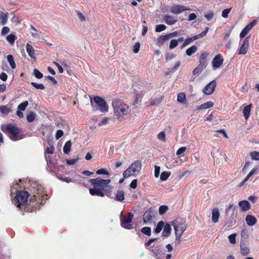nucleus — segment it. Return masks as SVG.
Here are the masks:
<instances>
[{"mask_svg":"<svg viewBox=\"0 0 259 259\" xmlns=\"http://www.w3.org/2000/svg\"><path fill=\"white\" fill-rule=\"evenodd\" d=\"M93 185V188L89 189V192L92 196H98L103 197L105 196V188L111 182L110 179L104 180L100 178L91 179L89 181Z\"/></svg>","mask_w":259,"mask_h":259,"instance_id":"f257e3e1","label":"nucleus"},{"mask_svg":"<svg viewBox=\"0 0 259 259\" xmlns=\"http://www.w3.org/2000/svg\"><path fill=\"white\" fill-rule=\"evenodd\" d=\"M1 130L5 134H8L9 138L13 141H17L24 138L20 129L13 124H2Z\"/></svg>","mask_w":259,"mask_h":259,"instance_id":"f03ea898","label":"nucleus"},{"mask_svg":"<svg viewBox=\"0 0 259 259\" xmlns=\"http://www.w3.org/2000/svg\"><path fill=\"white\" fill-rule=\"evenodd\" d=\"M171 224L174 228L176 242L179 244L180 243L181 237L187 228L186 221L184 219L180 218L171 221Z\"/></svg>","mask_w":259,"mask_h":259,"instance_id":"7ed1b4c3","label":"nucleus"},{"mask_svg":"<svg viewBox=\"0 0 259 259\" xmlns=\"http://www.w3.org/2000/svg\"><path fill=\"white\" fill-rule=\"evenodd\" d=\"M112 106L114 114L118 118L128 114L130 112L128 106L121 100H113L112 101Z\"/></svg>","mask_w":259,"mask_h":259,"instance_id":"20e7f679","label":"nucleus"},{"mask_svg":"<svg viewBox=\"0 0 259 259\" xmlns=\"http://www.w3.org/2000/svg\"><path fill=\"white\" fill-rule=\"evenodd\" d=\"M91 105L94 111L99 110L102 112H106L108 110V107L106 101L101 97L96 96L93 99H90Z\"/></svg>","mask_w":259,"mask_h":259,"instance_id":"39448f33","label":"nucleus"},{"mask_svg":"<svg viewBox=\"0 0 259 259\" xmlns=\"http://www.w3.org/2000/svg\"><path fill=\"white\" fill-rule=\"evenodd\" d=\"M142 168L141 161L137 160L133 162L131 165L123 172V177L127 178L131 176H135L138 175Z\"/></svg>","mask_w":259,"mask_h":259,"instance_id":"423d86ee","label":"nucleus"},{"mask_svg":"<svg viewBox=\"0 0 259 259\" xmlns=\"http://www.w3.org/2000/svg\"><path fill=\"white\" fill-rule=\"evenodd\" d=\"M28 196L29 194L26 191H17L16 196L12 202L17 207H20L21 205L27 203Z\"/></svg>","mask_w":259,"mask_h":259,"instance_id":"0eeeda50","label":"nucleus"},{"mask_svg":"<svg viewBox=\"0 0 259 259\" xmlns=\"http://www.w3.org/2000/svg\"><path fill=\"white\" fill-rule=\"evenodd\" d=\"M134 215L132 212H129L128 216L124 219L121 220L120 225L121 226L125 229L130 230L132 228V225L131 224L132 220L133 219Z\"/></svg>","mask_w":259,"mask_h":259,"instance_id":"6e6552de","label":"nucleus"},{"mask_svg":"<svg viewBox=\"0 0 259 259\" xmlns=\"http://www.w3.org/2000/svg\"><path fill=\"white\" fill-rule=\"evenodd\" d=\"M156 212L152 208L148 209L143 214V222L145 224L151 223L153 218L155 217Z\"/></svg>","mask_w":259,"mask_h":259,"instance_id":"1a4fd4ad","label":"nucleus"},{"mask_svg":"<svg viewBox=\"0 0 259 259\" xmlns=\"http://www.w3.org/2000/svg\"><path fill=\"white\" fill-rule=\"evenodd\" d=\"M189 8L186 7L182 5H176L171 7L170 11L174 14H180L185 11H190Z\"/></svg>","mask_w":259,"mask_h":259,"instance_id":"9d476101","label":"nucleus"},{"mask_svg":"<svg viewBox=\"0 0 259 259\" xmlns=\"http://www.w3.org/2000/svg\"><path fill=\"white\" fill-rule=\"evenodd\" d=\"M217 85V82L215 80L210 81L203 89V92L205 94L211 95L213 93Z\"/></svg>","mask_w":259,"mask_h":259,"instance_id":"9b49d317","label":"nucleus"},{"mask_svg":"<svg viewBox=\"0 0 259 259\" xmlns=\"http://www.w3.org/2000/svg\"><path fill=\"white\" fill-rule=\"evenodd\" d=\"M224 61L222 56L218 54L213 59L212 64L213 68H219L223 64Z\"/></svg>","mask_w":259,"mask_h":259,"instance_id":"f8f14e48","label":"nucleus"},{"mask_svg":"<svg viewBox=\"0 0 259 259\" xmlns=\"http://www.w3.org/2000/svg\"><path fill=\"white\" fill-rule=\"evenodd\" d=\"M249 47V37H247L244 40L239 51L238 52V54H245L247 52Z\"/></svg>","mask_w":259,"mask_h":259,"instance_id":"ddd939ff","label":"nucleus"},{"mask_svg":"<svg viewBox=\"0 0 259 259\" xmlns=\"http://www.w3.org/2000/svg\"><path fill=\"white\" fill-rule=\"evenodd\" d=\"M164 22L169 25H171L176 23L178 20L175 17L169 15H164L163 17Z\"/></svg>","mask_w":259,"mask_h":259,"instance_id":"4468645a","label":"nucleus"},{"mask_svg":"<svg viewBox=\"0 0 259 259\" xmlns=\"http://www.w3.org/2000/svg\"><path fill=\"white\" fill-rule=\"evenodd\" d=\"M125 199L124 192L122 190H118L115 194L114 199L117 201L122 202Z\"/></svg>","mask_w":259,"mask_h":259,"instance_id":"2eb2a0df","label":"nucleus"},{"mask_svg":"<svg viewBox=\"0 0 259 259\" xmlns=\"http://www.w3.org/2000/svg\"><path fill=\"white\" fill-rule=\"evenodd\" d=\"M238 205L242 211H246L250 208V204L247 200L240 201Z\"/></svg>","mask_w":259,"mask_h":259,"instance_id":"dca6fc26","label":"nucleus"},{"mask_svg":"<svg viewBox=\"0 0 259 259\" xmlns=\"http://www.w3.org/2000/svg\"><path fill=\"white\" fill-rule=\"evenodd\" d=\"M8 20V13L4 12L2 11L0 12V25H6Z\"/></svg>","mask_w":259,"mask_h":259,"instance_id":"f3484780","label":"nucleus"},{"mask_svg":"<svg viewBox=\"0 0 259 259\" xmlns=\"http://www.w3.org/2000/svg\"><path fill=\"white\" fill-rule=\"evenodd\" d=\"M26 49L27 53L30 57H31L33 59H36V56L35 55V50L33 47L29 44H27L26 45Z\"/></svg>","mask_w":259,"mask_h":259,"instance_id":"a211bd4d","label":"nucleus"},{"mask_svg":"<svg viewBox=\"0 0 259 259\" xmlns=\"http://www.w3.org/2000/svg\"><path fill=\"white\" fill-rule=\"evenodd\" d=\"M219 209L217 208H214L212 211V221L214 223L218 222L220 218Z\"/></svg>","mask_w":259,"mask_h":259,"instance_id":"6ab92c4d","label":"nucleus"},{"mask_svg":"<svg viewBox=\"0 0 259 259\" xmlns=\"http://www.w3.org/2000/svg\"><path fill=\"white\" fill-rule=\"evenodd\" d=\"M162 235L164 237H168L171 231V225L169 224H164Z\"/></svg>","mask_w":259,"mask_h":259,"instance_id":"aec40b11","label":"nucleus"},{"mask_svg":"<svg viewBox=\"0 0 259 259\" xmlns=\"http://www.w3.org/2000/svg\"><path fill=\"white\" fill-rule=\"evenodd\" d=\"M245 221L249 226H252L256 223V220L254 217L251 215H247L246 217Z\"/></svg>","mask_w":259,"mask_h":259,"instance_id":"412c9836","label":"nucleus"},{"mask_svg":"<svg viewBox=\"0 0 259 259\" xmlns=\"http://www.w3.org/2000/svg\"><path fill=\"white\" fill-rule=\"evenodd\" d=\"M257 170V168H253L247 175V176L246 177V178L240 183L238 184V186L239 187L242 186L244 183L248 181V180L253 175L256 173Z\"/></svg>","mask_w":259,"mask_h":259,"instance_id":"4be33fe9","label":"nucleus"},{"mask_svg":"<svg viewBox=\"0 0 259 259\" xmlns=\"http://www.w3.org/2000/svg\"><path fill=\"white\" fill-rule=\"evenodd\" d=\"M251 106V104H249L244 108L243 114L245 119L246 120L249 117Z\"/></svg>","mask_w":259,"mask_h":259,"instance_id":"5701e85b","label":"nucleus"},{"mask_svg":"<svg viewBox=\"0 0 259 259\" xmlns=\"http://www.w3.org/2000/svg\"><path fill=\"white\" fill-rule=\"evenodd\" d=\"M197 50V47L195 45H193L186 50V54L188 56H191L196 53Z\"/></svg>","mask_w":259,"mask_h":259,"instance_id":"b1692460","label":"nucleus"},{"mask_svg":"<svg viewBox=\"0 0 259 259\" xmlns=\"http://www.w3.org/2000/svg\"><path fill=\"white\" fill-rule=\"evenodd\" d=\"M71 145H72V143H71V141H70V140L68 141L67 142H66L65 143V145H64L63 148V151L64 153L67 154L70 152V150H71Z\"/></svg>","mask_w":259,"mask_h":259,"instance_id":"393cba45","label":"nucleus"},{"mask_svg":"<svg viewBox=\"0 0 259 259\" xmlns=\"http://www.w3.org/2000/svg\"><path fill=\"white\" fill-rule=\"evenodd\" d=\"M7 60L9 63L10 66L12 69H15L16 67V65L14 60V57L12 55H8L7 56Z\"/></svg>","mask_w":259,"mask_h":259,"instance_id":"a878e982","label":"nucleus"},{"mask_svg":"<svg viewBox=\"0 0 259 259\" xmlns=\"http://www.w3.org/2000/svg\"><path fill=\"white\" fill-rule=\"evenodd\" d=\"M213 105V103L212 102L209 101L203 104H201L200 106H199L198 108L200 109H208L211 107H212Z\"/></svg>","mask_w":259,"mask_h":259,"instance_id":"bb28decb","label":"nucleus"},{"mask_svg":"<svg viewBox=\"0 0 259 259\" xmlns=\"http://www.w3.org/2000/svg\"><path fill=\"white\" fill-rule=\"evenodd\" d=\"M16 39V36L13 34H10L6 37L7 40L11 45H13L14 44L15 41Z\"/></svg>","mask_w":259,"mask_h":259,"instance_id":"cd10ccee","label":"nucleus"},{"mask_svg":"<svg viewBox=\"0 0 259 259\" xmlns=\"http://www.w3.org/2000/svg\"><path fill=\"white\" fill-rule=\"evenodd\" d=\"M164 222L163 221H160L158 223L154 231L155 233H160L162 229H163V227H164Z\"/></svg>","mask_w":259,"mask_h":259,"instance_id":"c85d7f7f","label":"nucleus"},{"mask_svg":"<svg viewBox=\"0 0 259 259\" xmlns=\"http://www.w3.org/2000/svg\"><path fill=\"white\" fill-rule=\"evenodd\" d=\"M171 175V172L164 171H162L160 175V180L162 181H166Z\"/></svg>","mask_w":259,"mask_h":259,"instance_id":"c756f323","label":"nucleus"},{"mask_svg":"<svg viewBox=\"0 0 259 259\" xmlns=\"http://www.w3.org/2000/svg\"><path fill=\"white\" fill-rule=\"evenodd\" d=\"M11 109L7 106H0V112L4 115H8L10 112Z\"/></svg>","mask_w":259,"mask_h":259,"instance_id":"7c9ffc66","label":"nucleus"},{"mask_svg":"<svg viewBox=\"0 0 259 259\" xmlns=\"http://www.w3.org/2000/svg\"><path fill=\"white\" fill-rule=\"evenodd\" d=\"M30 30H32L33 32L31 31V35L34 38H38L40 32H38L32 25L30 26Z\"/></svg>","mask_w":259,"mask_h":259,"instance_id":"2f4dec72","label":"nucleus"},{"mask_svg":"<svg viewBox=\"0 0 259 259\" xmlns=\"http://www.w3.org/2000/svg\"><path fill=\"white\" fill-rule=\"evenodd\" d=\"M186 100V96L184 93H181L178 94L177 97L178 102L181 103H184Z\"/></svg>","mask_w":259,"mask_h":259,"instance_id":"473e14b6","label":"nucleus"},{"mask_svg":"<svg viewBox=\"0 0 259 259\" xmlns=\"http://www.w3.org/2000/svg\"><path fill=\"white\" fill-rule=\"evenodd\" d=\"M141 232L149 236L151 234V230L150 227H145L141 229Z\"/></svg>","mask_w":259,"mask_h":259,"instance_id":"72a5a7b5","label":"nucleus"},{"mask_svg":"<svg viewBox=\"0 0 259 259\" xmlns=\"http://www.w3.org/2000/svg\"><path fill=\"white\" fill-rule=\"evenodd\" d=\"M28 105V102L27 101H25L21 104H20L18 106V109L21 111H24Z\"/></svg>","mask_w":259,"mask_h":259,"instance_id":"f704fd0d","label":"nucleus"},{"mask_svg":"<svg viewBox=\"0 0 259 259\" xmlns=\"http://www.w3.org/2000/svg\"><path fill=\"white\" fill-rule=\"evenodd\" d=\"M250 156L252 160H259V152L253 151L250 152Z\"/></svg>","mask_w":259,"mask_h":259,"instance_id":"c9c22d12","label":"nucleus"},{"mask_svg":"<svg viewBox=\"0 0 259 259\" xmlns=\"http://www.w3.org/2000/svg\"><path fill=\"white\" fill-rule=\"evenodd\" d=\"M31 84L37 90H44L45 89V87L43 84L42 83H37L34 82H31Z\"/></svg>","mask_w":259,"mask_h":259,"instance_id":"e433bc0d","label":"nucleus"},{"mask_svg":"<svg viewBox=\"0 0 259 259\" xmlns=\"http://www.w3.org/2000/svg\"><path fill=\"white\" fill-rule=\"evenodd\" d=\"M168 209L167 206L161 205L159 208V213L160 215H163L168 210Z\"/></svg>","mask_w":259,"mask_h":259,"instance_id":"4c0bfd02","label":"nucleus"},{"mask_svg":"<svg viewBox=\"0 0 259 259\" xmlns=\"http://www.w3.org/2000/svg\"><path fill=\"white\" fill-rule=\"evenodd\" d=\"M241 252L243 255H247L249 253V249L247 247L241 245Z\"/></svg>","mask_w":259,"mask_h":259,"instance_id":"58836bf2","label":"nucleus"},{"mask_svg":"<svg viewBox=\"0 0 259 259\" xmlns=\"http://www.w3.org/2000/svg\"><path fill=\"white\" fill-rule=\"evenodd\" d=\"M96 174L97 175H107L109 176L110 175L109 172L106 170L105 168H101L99 169H98L96 172Z\"/></svg>","mask_w":259,"mask_h":259,"instance_id":"ea45409f","label":"nucleus"},{"mask_svg":"<svg viewBox=\"0 0 259 259\" xmlns=\"http://www.w3.org/2000/svg\"><path fill=\"white\" fill-rule=\"evenodd\" d=\"M178 45V40L176 39H172L170 42L169 46V48L170 49H173L175 48Z\"/></svg>","mask_w":259,"mask_h":259,"instance_id":"a19ab883","label":"nucleus"},{"mask_svg":"<svg viewBox=\"0 0 259 259\" xmlns=\"http://www.w3.org/2000/svg\"><path fill=\"white\" fill-rule=\"evenodd\" d=\"M169 38V37L168 34L164 35H161L158 38V41L159 43L162 44L166 40H167V39H168Z\"/></svg>","mask_w":259,"mask_h":259,"instance_id":"79ce46f5","label":"nucleus"},{"mask_svg":"<svg viewBox=\"0 0 259 259\" xmlns=\"http://www.w3.org/2000/svg\"><path fill=\"white\" fill-rule=\"evenodd\" d=\"M166 26L164 24L157 25L155 28V31L159 32L164 30L166 29Z\"/></svg>","mask_w":259,"mask_h":259,"instance_id":"37998d69","label":"nucleus"},{"mask_svg":"<svg viewBox=\"0 0 259 259\" xmlns=\"http://www.w3.org/2000/svg\"><path fill=\"white\" fill-rule=\"evenodd\" d=\"M33 74L37 78L40 79L42 78L43 74L37 69H34L33 70Z\"/></svg>","mask_w":259,"mask_h":259,"instance_id":"c03bdc74","label":"nucleus"},{"mask_svg":"<svg viewBox=\"0 0 259 259\" xmlns=\"http://www.w3.org/2000/svg\"><path fill=\"white\" fill-rule=\"evenodd\" d=\"M231 11V8L226 9L222 11V16L224 18H227L228 17V14Z\"/></svg>","mask_w":259,"mask_h":259,"instance_id":"a18cd8bd","label":"nucleus"},{"mask_svg":"<svg viewBox=\"0 0 259 259\" xmlns=\"http://www.w3.org/2000/svg\"><path fill=\"white\" fill-rule=\"evenodd\" d=\"M35 115L33 112L30 113L26 116L27 120L29 122L33 121L35 119Z\"/></svg>","mask_w":259,"mask_h":259,"instance_id":"49530a36","label":"nucleus"},{"mask_svg":"<svg viewBox=\"0 0 259 259\" xmlns=\"http://www.w3.org/2000/svg\"><path fill=\"white\" fill-rule=\"evenodd\" d=\"M141 45L139 42H136L133 46V52L135 54H137L139 51L140 49Z\"/></svg>","mask_w":259,"mask_h":259,"instance_id":"de8ad7c7","label":"nucleus"},{"mask_svg":"<svg viewBox=\"0 0 259 259\" xmlns=\"http://www.w3.org/2000/svg\"><path fill=\"white\" fill-rule=\"evenodd\" d=\"M157 138L160 141H161L162 142H165V140H166L165 139V133L164 132H163V131L160 132L158 134Z\"/></svg>","mask_w":259,"mask_h":259,"instance_id":"09e8293b","label":"nucleus"},{"mask_svg":"<svg viewBox=\"0 0 259 259\" xmlns=\"http://www.w3.org/2000/svg\"><path fill=\"white\" fill-rule=\"evenodd\" d=\"M236 234H232L228 237L230 242L231 244H235L236 243Z\"/></svg>","mask_w":259,"mask_h":259,"instance_id":"8fccbe9b","label":"nucleus"},{"mask_svg":"<svg viewBox=\"0 0 259 259\" xmlns=\"http://www.w3.org/2000/svg\"><path fill=\"white\" fill-rule=\"evenodd\" d=\"M154 168V176L155 178H158L159 176V174L160 172V167L159 166L155 165Z\"/></svg>","mask_w":259,"mask_h":259,"instance_id":"3c124183","label":"nucleus"},{"mask_svg":"<svg viewBox=\"0 0 259 259\" xmlns=\"http://www.w3.org/2000/svg\"><path fill=\"white\" fill-rule=\"evenodd\" d=\"M64 134V133L63 131L61 130H58L57 131L56 134H55V138L56 140H58L60 139L61 137L63 136Z\"/></svg>","mask_w":259,"mask_h":259,"instance_id":"603ef678","label":"nucleus"},{"mask_svg":"<svg viewBox=\"0 0 259 259\" xmlns=\"http://www.w3.org/2000/svg\"><path fill=\"white\" fill-rule=\"evenodd\" d=\"M109 118L108 117H104L99 123V126H102L106 124L108 122Z\"/></svg>","mask_w":259,"mask_h":259,"instance_id":"864d4df0","label":"nucleus"},{"mask_svg":"<svg viewBox=\"0 0 259 259\" xmlns=\"http://www.w3.org/2000/svg\"><path fill=\"white\" fill-rule=\"evenodd\" d=\"M193 41V40L192 37L187 38L185 40L182 47L183 48L185 47L188 46V45H189Z\"/></svg>","mask_w":259,"mask_h":259,"instance_id":"5fc2aeb1","label":"nucleus"},{"mask_svg":"<svg viewBox=\"0 0 259 259\" xmlns=\"http://www.w3.org/2000/svg\"><path fill=\"white\" fill-rule=\"evenodd\" d=\"M187 149V147H182L181 148H180L176 152V154L177 155H181L182 153H183L184 152H185L186 151Z\"/></svg>","mask_w":259,"mask_h":259,"instance_id":"6e6d98bb","label":"nucleus"},{"mask_svg":"<svg viewBox=\"0 0 259 259\" xmlns=\"http://www.w3.org/2000/svg\"><path fill=\"white\" fill-rule=\"evenodd\" d=\"M78 160V158L67 159L66 160V163L68 165H73Z\"/></svg>","mask_w":259,"mask_h":259,"instance_id":"4d7b16f0","label":"nucleus"},{"mask_svg":"<svg viewBox=\"0 0 259 259\" xmlns=\"http://www.w3.org/2000/svg\"><path fill=\"white\" fill-rule=\"evenodd\" d=\"M208 55V54L207 53H203L202 54H201V55L200 56L199 61L206 62V58Z\"/></svg>","mask_w":259,"mask_h":259,"instance_id":"13d9d810","label":"nucleus"},{"mask_svg":"<svg viewBox=\"0 0 259 259\" xmlns=\"http://www.w3.org/2000/svg\"><path fill=\"white\" fill-rule=\"evenodd\" d=\"M10 32V29L8 27L5 26L2 28L1 34L2 35H6Z\"/></svg>","mask_w":259,"mask_h":259,"instance_id":"bf43d9fd","label":"nucleus"},{"mask_svg":"<svg viewBox=\"0 0 259 259\" xmlns=\"http://www.w3.org/2000/svg\"><path fill=\"white\" fill-rule=\"evenodd\" d=\"M206 66V62L199 61V64L197 66L198 68L202 70Z\"/></svg>","mask_w":259,"mask_h":259,"instance_id":"052dcab7","label":"nucleus"},{"mask_svg":"<svg viewBox=\"0 0 259 259\" xmlns=\"http://www.w3.org/2000/svg\"><path fill=\"white\" fill-rule=\"evenodd\" d=\"M214 14L212 12H210L204 15L205 17L208 20H210L213 17Z\"/></svg>","mask_w":259,"mask_h":259,"instance_id":"680f3d73","label":"nucleus"},{"mask_svg":"<svg viewBox=\"0 0 259 259\" xmlns=\"http://www.w3.org/2000/svg\"><path fill=\"white\" fill-rule=\"evenodd\" d=\"M59 179L61 180L62 182H66L67 183H69L72 182L71 179L67 177H58Z\"/></svg>","mask_w":259,"mask_h":259,"instance_id":"e2e57ef3","label":"nucleus"},{"mask_svg":"<svg viewBox=\"0 0 259 259\" xmlns=\"http://www.w3.org/2000/svg\"><path fill=\"white\" fill-rule=\"evenodd\" d=\"M7 78H8V76H7V74L5 73V72H2L0 74V79L4 81H5L7 80Z\"/></svg>","mask_w":259,"mask_h":259,"instance_id":"0e129e2a","label":"nucleus"},{"mask_svg":"<svg viewBox=\"0 0 259 259\" xmlns=\"http://www.w3.org/2000/svg\"><path fill=\"white\" fill-rule=\"evenodd\" d=\"M77 16L81 21H84L85 19L83 15L80 12L77 11Z\"/></svg>","mask_w":259,"mask_h":259,"instance_id":"69168bd1","label":"nucleus"},{"mask_svg":"<svg viewBox=\"0 0 259 259\" xmlns=\"http://www.w3.org/2000/svg\"><path fill=\"white\" fill-rule=\"evenodd\" d=\"M137 186V180H134L132 181V182L130 184V187L132 188L135 189Z\"/></svg>","mask_w":259,"mask_h":259,"instance_id":"338daca9","label":"nucleus"},{"mask_svg":"<svg viewBox=\"0 0 259 259\" xmlns=\"http://www.w3.org/2000/svg\"><path fill=\"white\" fill-rule=\"evenodd\" d=\"M248 32L247 31L245 28H244L240 33V37L241 38L244 37L247 35Z\"/></svg>","mask_w":259,"mask_h":259,"instance_id":"774afa93","label":"nucleus"}]
</instances>
